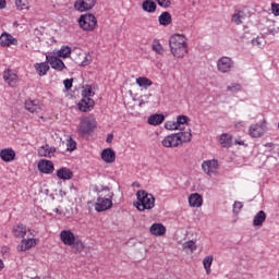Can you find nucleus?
<instances>
[{
  "instance_id": "obj_1",
  "label": "nucleus",
  "mask_w": 279,
  "mask_h": 279,
  "mask_svg": "<svg viewBox=\"0 0 279 279\" xmlns=\"http://www.w3.org/2000/svg\"><path fill=\"white\" fill-rule=\"evenodd\" d=\"M169 47L173 58L182 60L189 53V37L184 34H173L169 38Z\"/></svg>"
},
{
  "instance_id": "obj_2",
  "label": "nucleus",
  "mask_w": 279,
  "mask_h": 279,
  "mask_svg": "<svg viewBox=\"0 0 279 279\" xmlns=\"http://www.w3.org/2000/svg\"><path fill=\"white\" fill-rule=\"evenodd\" d=\"M112 199H114V192H112L110 187L106 186L100 190L94 204L96 213H106V210H110L113 206Z\"/></svg>"
},
{
  "instance_id": "obj_3",
  "label": "nucleus",
  "mask_w": 279,
  "mask_h": 279,
  "mask_svg": "<svg viewBox=\"0 0 279 279\" xmlns=\"http://www.w3.org/2000/svg\"><path fill=\"white\" fill-rule=\"evenodd\" d=\"M136 197L137 201L134 203V206L140 210V213L151 210V208L156 206V197H154V194H149L145 190L137 191Z\"/></svg>"
},
{
  "instance_id": "obj_4",
  "label": "nucleus",
  "mask_w": 279,
  "mask_h": 279,
  "mask_svg": "<svg viewBox=\"0 0 279 279\" xmlns=\"http://www.w3.org/2000/svg\"><path fill=\"white\" fill-rule=\"evenodd\" d=\"M269 132V122L263 119L257 123H253L248 126L247 134L251 138H263L265 134Z\"/></svg>"
},
{
  "instance_id": "obj_5",
  "label": "nucleus",
  "mask_w": 279,
  "mask_h": 279,
  "mask_svg": "<svg viewBox=\"0 0 279 279\" xmlns=\"http://www.w3.org/2000/svg\"><path fill=\"white\" fill-rule=\"evenodd\" d=\"M81 29L84 32H93L97 28V17L94 14H83L78 19Z\"/></svg>"
},
{
  "instance_id": "obj_6",
  "label": "nucleus",
  "mask_w": 279,
  "mask_h": 279,
  "mask_svg": "<svg viewBox=\"0 0 279 279\" xmlns=\"http://www.w3.org/2000/svg\"><path fill=\"white\" fill-rule=\"evenodd\" d=\"M216 69L218 73H230L234 69V60L230 57H221L216 61Z\"/></svg>"
},
{
  "instance_id": "obj_7",
  "label": "nucleus",
  "mask_w": 279,
  "mask_h": 279,
  "mask_svg": "<svg viewBox=\"0 0 279 279\" xmlns=\"http://www.w3.org/2000/svg\"><path fill=\"white\" fill-rule=\"evenodd\" d=\"M202 170L206 175H219V161L217 159H208L202 162Z\"/></svg>"
},
{
  "instance_id": "obj_8",
  "label": "nucleus",
  "mask_w": 279,
  "mask_h": 279,
  "mask_svg": "<svg viewBox=\"0 0 279 279\" xmlns=\"http://www.w3.org/2000/svg\"><path fill=\"white\" fill-rule=\"evenodd\" d=\"M97 128V120L94 116H89L87 118H83L78 125V132L81 134H88V132H93Z\"/></svg>"
},
{
  "instance_id": "obj_9",
  "label": "nucleus",
  "mask_w": 279,
  "mask_h": 279,
  "mask_svg": "<svg viewBox=\"0 0 279 279\" xmlns=\"http://www.w3.org/2000/svg\"><path fill=\"white\" fill-rule=\"evenodd\" d=\"M59 239L63 245H68V247H73L75 244V240L77 239V235L70 229H64L60 231Z\"/></svg>"
},
{
  "instance_id": "obj_10",
  "label": "nucleus",
  "mask_w": 279,
  "mask_h": 279,
  "mask_svg": "<svg viewBox=\"0 0 279 279\" xmlns=\"http://www.w3.org/2000/svg\"><path fill=\"white\" fill-rule=\"evenodd\" d=\"M97 0H76L74 3V10L77 12H88V10H93Z\"/></svg>"
},
{
  "instance_id": "obj_11",
  "label": "nucleus",
  "mask_w": 279,
  "mask_h": 279,
  "mask_svg": "<svg viewBox=\"0 0 279 279\" xmlns=\"http://www.w3.org/2000/svg\"><path fill=\"white\" fill-rule=\"evenodd\" d=\"M46 62H48V64H50L51 69H54V71H64V69H66L64 62L56 56H46Z\"/></svg>"
},
{
  "instance_id": "obj_12",
  "label": "nucleus",
  "mask_w": 279,
  "mask_h": 279,
  "mask_svg": "<svg viewBox=\"0 0 279 279\" xmlns=\"http://www.w3.org/2000/svg\"><path fill=\"white\" fill-rule=\"evenodd\" d=\"M37 169L40 171V173H46L49 175L53 173V162L51 160L41 159L37 165Z\"/></svg>"
},
{
  "instance_id": "obj_13",
  "label": "nucleus",
  "mask_w": 279,
  "mask_h": 279,
  "mask_svg": "<svg viewBox=\"0 0 279 279\" xmlns=\"http://www.w3.org/2000/svg\"><path fill=\"white\" fill-rule=\"evenodd\" d=\"M77 106L81 112H90V110L95 108V100H93L92 98L85 97L80 100Z\"/></svg>"
},
{
  "instance_id": "obj_14",
  "label": "nucleus",
  "mask_w": 279,
  "mask_h": 279,
  "mask_svg": "<svg viewBox=\"0 0 279 279\" xmlns=\"http://www.w3.org/2000/svg\"><path fill=\"white\" fill-rule=\"evenodd\" d=\"M149 232L153 236H165L167 234V227L160 222H155L150 226Z\"/></svg>"
},
{
  "instance_id": "obj_15",
  "label": "nucleus",
  "mask_w": 279,
  "mask_h": 279,
  "mask_svg": "<svg viewBox=\"0 0 279 279\" xmlns=\"http://www.w3.org/2000/svg\"><path fill=\"white\" fill-rule=\"evenodd\" d=\"M162 147L167 148H173V147H180V143L178 142V136L174 134L167 135L162 141H161Z\"/></svg>"
},
{
  "instance_id": "obj_16",
  "label": "nucleus",
  "mask_w": 279,
  "mask_h": 279,
  "mask_svg": "<svg viewBox=\"0 0 279 279\" xmlns=\"http://www.w3.org/2000/svg\"><path fill=\"white\" fill-rule=\"evenodd\" d=\"M101 158H102L104 162H106L107 165H112V162H114V160H117V154L114 153V150L112 148H105L101 151Z\"/></svg>"
},
{
  "instance_id": "obj_17",
  "label": "nucleus",
  "mask_w": 279,
  "mask_h": 279,
  "mask_svg": "<svg viewBox=\"0 0 279 279\" xmlns=\"http://www.w3.org/2000/svg\"><path fill=\"white\" fill-rule=\"evenodd\" d=\"M204 204V198L199 195V193H193L189 196V205L191 208H202Z\"/></svg>"
},
{
  "instance_id": "obj_18",
  "label": "nucleus",
  "mask_w": 279,
  "mask_h": 279,
  "mask_svg": "<svg viewBox=\"0 0 279 279\" xmlns=\"http://www.w3.org/2000/svg\"><path fill=\"white\" fill-rule=\"evenodd\" d=\"M0 158L3 162H12L16 158V151L12 148H3L0 150Z\"/></svg>"
},
{
  "instance_id": "obj_19",
  "label": "nucleus",
  "mask_w": 279,
  "mask_h": 279,
  "mask_svg": "<svg viewBox=\"0 0 279 279\" xmlns=\"http://www.w3.org/2000/svg\"><path fill=\"white\" fill-rule=\"evenodd\" d=\"M3 80L9 84V86H16V83L19 82V76L14 74L11 70H7L3 73Z\"/></svg>"
},
{
  "instance_id": "obj_20",
  "label": "nucleus",
  "mask_w": 279,
  "mask_h": 279,
  "mask_svg": "<svg viewBox=\"0 0 279 279\" xmlns=\"http://www.w3.org/2000/svg\"><path fill=\"white\" fill-rule=\"evenodd\" d=\"M16 38L8 33H3L0 36V47H10V45H16Z\"/></svg>"
},
{
  "instance_id": "obj_21",
  "label": "nucleus",
  "mask_w": 279,
  "mask_h": 279,
  "mask_svg": "<svg viewBox=\"0 0 279 279\" xmlns=\"http://www.w3.org/2000/svg\"><path fill=\"white\" fill-rule=\"evenodd\" d=\"M25 110L28 112H40L43 105L38 100H26Z\"/></svg>"
},
{
  "instance_id": "obj_22",
  "label": "nucleus",
  "mask_w": 279,
  "mask_h": 279,
  "mask_svg": "<svg viewBox=\"0 0 279 279\" xmlns=\"http://www.w3.org/2000/svg\"><path fill=\"white\" fill-rule=\"evenodd\" d=\"M36 245V239H27L22 240L17 245V252H27V250H32Z\"/></svg>"
},
{
  "instance_id": "obj_23",
  "label": "nucleus",
  "mask_w": 279,
  "mask_h": 279,
  "mask_svg": "<svg viewBox=\"0 0 279 279\" xmlns=\"http://www.w3.org/2000/svg\"><path fill=\"white\" fill-rule=\"evenodd\" d=\"M247 19V13L243 10H238L232 15V23L235 25H243V22Z\"/></svg>"
},
{
  "instance_id": "obj_24",
  "label": "nucleus",
  "mask_w": 279,
  "mask_h": 279,
  "mask_svg": "<svg viewBox=\"0 0 279 279\" xmlns=\"http://www.w3.org/2000/svg\"><path fill=\"white\" fill-rule=\"evenodd\" d=\"M179 145L184 143H191V138H193V134H191V129L185 132L175 133Z\"/></svg>"
},
{
  "instance_id": "obj_25",
  "label": "nucleus",
  "mask_w": 279,
  "mask_h": 279,
  "mask_svg": "<svg viewBox=\"0 0 279 279\" xmlns=\"http://www.w3.org/2000/svg\"><path fill=\"white\" fill-rule=\"evenodd\" d=\"M34 69L36 70L39 77H43L47 75V73L49 72V62L46 61V62L35 63Z\"/></svg>"
},
{
  "instance_id": "obj_26",
  "label": "nucleus",
  "mask_w": 279,
  "mask_h": 279,
  "mask_svg": "<svg viewBox=\"0 0 279 279\" xmlns=\"http://www.w3.org/2000/svg\"><path fill=\"white\" fill-rule=\"evenodd\" d=\"M38 154L44 158H51L53 154H56V148L50 147L49 145H45L39 147Z\"/></svg>"
},
{
  "instance_id": "obj_27",
  "label": "nucleus",
  "mask_w": 279,
  "mask_h": 279,
  "mask_svg": "<svg viewBox=\"0 0 279 279\" xmlns=\"http://www.w3.org/2000/svg\"><path fill=\"white\" fill-rule=\"evenodd\" d=\"M12 232L16 239H23V236L27 234V227L24 225H16L13 227Z\"/></svg>"
},
{
  "instance_id": "obj_28",
  "label": "nucleus",
  "mask_w": 279,
  "mask_h": 279,
  "mask_svg": "<svg viewBox=\"0 0 279 279\" xmlns=\"http://www.w3.org/2000/svg\"><path fill=\"white\" fill-rule=\"evenodd\" d=\"M135 84H137V86H140V88H144V90H147V88H149V86H154V82H151V80H149L148 77L145 76H140L136 78Z\"/></svg>"
},
{
  "instance_id": "obj_29",
  "label": "nucleus",
  "mask_w": 279,
  "mask_h": 279,
  "mask_svg": "<svg viewBox=\"0 0 279 279\" xmlns=\"http://www.w3.org/2000/svg\"><path fill=\"white\" fill-rule=\"evenodd\" d=\"M57 178H59V180H71V178H73V171L63 167L57 170Z\"/></svg>"
},
{
  "instance_id": "obj_30",
  "label": "nucleus",
  "mask_w": 279,
  "mask_h": 279,
  "mask_svg": "<svg viewBox=\"0 0 279 279\" xmlns=\"http://www.w3.org/2000/svg\"><path fill=\"white\" fill-rule=\"evenodd\" d=\"M156 2H154V0H145L142 3V10H144V12H148L149 14H154V12H156Z\"/></svg>"
},
{
  "instance_id": "obj_31",
  "label": "nucleus",
  "mask_w": 279,
  "mask_h": 279,
  "mask_svg": "<svg viewBox=\"0 0 279 279\" xmlns=\"http://www.w3.org/2000/svg\"><path fill=\"white\" fill-rule=\"evenodd\" d=\"M219 143L221 147L229 148L232 147V135L223 133L220 135Z\"/></svg>"
},
{
  "instance_id": "obj_32",
  "label": "nucleus",
  "mask_w": 279,
  "mask_h": 279,
  "mask_svg": "<svg viewBox=\"0 0 279 279\" xmlns=\"http://www.w3.org/2000/svg\"><path fill=\"white\" fill-rule=\"evenodd\" d=\"M165 121V116L163 114H153L148 118L147 122L149 125H160Z\"/></svg>"
},
{
  "instance_id": "obj_33",
  "label": "nucleus",
  "mask_w": 279,
  "mask_h": 279,
  "mask_svg": "<svg viewBox=\"0 0 279 279\" xmlns=\"http://www.w3.org/2000/svg\"><path fill=\"white\" fill-rule=\"evenodd\" d=\"M182 248L184 250V252L186 254H193V252H195V250H197V244H195V241L190 240L182 244Z\"/></svg>"
},
{
  "instance_id": "obj_34",
  "label": "nucleus",
  "mask_w": 279,
  "mask_h": 279,
  "mask_svg": "<svg viewBox=\"0 0 279 279\" xmlns=\"http://www.w3.org/2000/svg\"><path fill=\"white\" fill-rule=\"evenodd\" d=\"M159 24L163 25V27H167V25H171V13L163 12L158 17Z\"/></svg>"
},
{
  "instance_id": "obj_35",
  "label": "nucleus",
  "mask_w": 279,
  "mask_h": 279,
  "mask_svg": "<svg viewBox=\"0 0 279 279\" xmlns=\"http://www.w3.org/2000/svg\"><path fill=\"white\" fill-rule=\"evenodd\" d=\"M265 219H267L265 211H258L253 219V226H263V223H265Z\"/></svg>"
},
{
  "instance_id": "obj_36",
  "label": "nucleus",
  "mask_w": 279,
  "mask_h": 279,
  "mask_svg": "<svg viewBox=\"0 0 279 279\" xmlns=\"http://www.w3.org/2000/svg\"><path fill=\"white\" fill-rule=\"evenodd\" d=\"M214 260H215V257L213 255L206 256L203 259V266H204V269H205L207 276H209V274H210V267H213Z\"/></svg>"
},
{
  "instance_id": "obj_37",
  "label": "nucleus",
  "mask_w": 279,
  "mask_h": 279,
  "mask_svg": "<svg viewBox=\"0 0 279 279\" xmlns=\"http://www.w3.org/2000/svg\"><path fill=\"white\" fill-rule=\"evenodd\" d=\"M83 98H90L95 97V90H93V86L90 85H85L82 87V93H81Z\"/></svg>"
},
{
  "instance_id": "obj_38",
  "label": "nucleus",
  "mask_w": 279,
  "mask_h": 279,
  "mask_svg": "<svg viewBox=\"0 0 279 279\" xmlns=\"http://www.w3.org/2000/svg\"><path fill=\"white\" fill-rule=\"evenodd\" d=\"M58 58H69L71 56V47L63 46L57 52Z\"/></svg>"
},
{
  "instance_id": "obj_39",
  "label": "nucleus",
  "mask_w": 279,
  "mask_h": 279,
  "mask_svg": "<svg viewBox=\"0 0 279 279\" xmlns=\"http://www.w3.org/2000/svg\"><path fill=\"white\" fill-rule=\"evenodd\" d=\"M191 121L187 116H179L177 118V125H179V130H184V125H186Z\"/></svg>"
},
{
  "instance_id": "obj_40",
  "label": "nucleus",
  "mask_w": 279,
  "mask_h": 279,
  "mask_svg": "<svg viewBox=\"0 0 279 279\" xmlns=\"http://www.w3.org/2000/svg\"><path fill=\"white\" fill-rule=\"evenodd\" d=\"M15 7L17 10H29V1L28 0H15Z\"/></svg>"
},
{
  "instance_id": "obj_41",
  "label": "nucleus",
  "mask_w": 279,
  "mask_h": 279,
  "mask_svg": "<svg viewBox=\"0 0 279 279\" xmlns=\"http://www.w3.org/2000/svg\"><path fill=\"white\" fill-rule=\"evenodd\" d=\"M81 66H88L93 62V56L90 53L83 54V60L77 61Z\"/></svg>"
},
{
  "instance_id": "obj_42",
  "label": "nucleus",
  "mask_w": 279,
  "mask_h": 279,
  "mask_svg": "<svg viewBox=\"0 0 279 279\" xmlns=\"http://www.w3.org/2000/svg\"><path fill=\"white\" fill-rule=\"evenodd\" d=\"M153 51H155V53H158L159 56H162V53H165V48L162 47L160 41L155 40L153 43Z\"/></svg>"
},
{
  "instance_id": "obj_43",
  "label": "nucleus",
  "mask_w": 279,
  "mask_h": 279,
  "mask_svg": "<svg viewBox=\"0 0 279 279\" xmlns=\"http://www.w3.org/2000/svg\"><path fill=\"white\" fill-rule=\"evenodd\" d=\"M227 90L229 93H239V90H241V84L231 83L230 85L227 86Z\"/></svg>"
},
{
  "instance_id": "obj_44",
  "label": "nucleus",
  "mask_w": 279,
  "mask_h": 279,
  "mask_svg": "<svg viewBox=\"0 0 279 279\" xmlns=\"http://www.w3.org/2000/svg\"><path fill=\"white\" fill-rule=\"evenodd\" d=\"M72 247H74L76 252H84V242H82V240L76 238Z\"/></svg>"
},
{
  "instance_id": "obj_45",
  "label": "nucleus",
  "mask_w": 279,
  "mask_h": 279,
  "mask_svg": "<svg viewBox=\"0 0 279 279\" xmlns=\"http://www.w3.org/2000/svg\"><path fill=\"white\" fill-rule=\"evenodd\" d=\"M165 128H166V130H170V131L180 130V126L178 125L177 121H168V122H166Z\"/></svg>"
},
{
  "instance_id": "obj_46",
  "label": "nucleus",
  "mask_w": 279,
  "mask_h": 279,
  "mask_svg": "<svg viewBox=\"0 0 279 279\" xmlns=\"http://www.w3.org/2000/svg\"><path fill=\"white\" fill-rule=\"evenodd\" d=\"M76 145L77 144L75 143V141H73V138L68 137V140H66V149H68V151L75 150Z\"/></svg>"
},
{
  "instance_id": "obj_47",
  "label": "nucleus",
  "mask_w": 279,
  "mask_h": 279,
  "mask_svg": "<svg viewBox=\"0 0 279 279\" xmlns=\"http://www.w3.org/2000/svg\"><path fill=\"white\" fill-rule=\"evenodd\" d=\"M264 43H265V39H263V37H257L252 40L253 47H258V48L263 47Z\"/></svg>"
},
{
  "instance_id": "obj_48",
  "label": "nucleus",
  "mask_w": 279,
  "mask_h": 279,
  "mask_svg": "<svg viewBox=\"0 0 279 279\" xmlns=\"http://www.w3.org/2000/svg\"><path fill=\"white\" fill-rule=\"evenodd\" d=\"M243 208V203L241 202H234L233 204V213H235L236 215H239V213H241V209Z\"/></svg>"
},
{
  "instance_id": "obj_49",
  "label": "nucleus",
  "mask_w": 279,
  "mask_h": 279,
  "mask_svg": "<svg viewBox=\"0 0 279 279\" xmlns=\"http://www.w3.org/2000/svg\"><path fill=\"white\" fill-rule=\"evenodd\" d=\"M158 5L161 8H170L171 7V0H156Z\"/></svg>"
},
{
  "instance_id": "obj_50",
  "label": "nucleus",
  "mask_w": 279,
  "mask_h": 279,
  "mask_svg": "<svg viewBox=\"0 0 279 279\" xmlns=\"http://www.w3.org/2000/svg\"><path fill=\"white\" fill-rule=\"evenodd\" d=\"M271 13L274 14V16H279V3H271Z\"/></svg>"
},
{
  "instance_id": "obj_51",
  "label": "nucleus",
  "mask_w": 279,
  "mask_h": 279,
  "mask_svg": "<svg viewBox=\"0 0 279 279\" xmlns=\"http://www.w3.org/2000/svg\"><path fill=\"white\" fill-rule=\"evenodd\" d=\"M246 123L245 121H238V122H234V128L236 130H243L245 128Z\"/></svg>"
},
{
  "instance_id": "obj_52",
  "label": "nucleus",
  "mask_w": 279,
  "mask_h": 279,
  "mask_svg": "<svg viewBox=\"0 0 279 279\" xmlns=\"http://www.w3.org/2000/svg\"><path fill=\"white\" fill-rule=\"evenodd\" d=\"M63 84L66 90H71V87L73 86V80H64Z\"/></svg>"
},
{
  "instance_id": "obj_53",
  "label": "nucleus",
  "mask_w": 279,
  "mask_h": 279,
  "mask_svg": "<svg viewBox=\"0 0 279 279\" xmlns=\"http://www.w3.org/2000/svg\"><path fill=\"white\" fill-rule=\"evenodd\" d=\"M268 33H270L272 36H276L277 34H279V27H274L269 29Z\"/></svg>"
},
{
  "instance_id": "obj_54",
  "label": "nucleus",
  "mask_w": 279,
  "mask_h": 279,
  "mask_svg": "<svg viewBox=\"0 0 279 279\" xmlns=\"http://www.w3.org/2000/svg\"><path fill=\"white\" fill-rule=\"evenodd\" d=\"M234 143H235V145H241L243 147H247V144H245V141H243V140H235Z\"/></svg>"
},
{
  "instance_id": "obj_55",
  "label": "nucleus",
  "mask_w": 279,
  "mask_h": 279,
  "mask_svg": "<svg viewBox=\"0 0 279 279\" xmlns=\"http://www.w3.org/2000/svg\"><path fill=\"white\" fill-rule=\"evenodd\" d=\"M7 2L5 0H0V10L5 9Z\"/></svg>"
},
{
  "instance_id": "obj_56",
  "label": "nucleus",
  "mask_w": 279,
  "mask_h": 279,
  "mask_svg": "<svg viewBox=\"0 0 279 279\" xmlns=\"http://www.w3.org/2000/svg\"><path fill=\"white\" fill-rule=\"evenodd\" d=\"M114 138V135H112V134H109L108 136H107V143H112V140Z\"/></svg>"
},
{
  "instance_id": "obj_57",
  "label": "nucleus",
  "mask_w": 279,
  "mask_h": 279,
  "mask_svg": "<svg viewBox=\"0 0 279 279\" xmlns=\"http://www.w3.org/2000/svg\"><path fill=\"white\" fill-rule=\"evenodd\" d=\"M5 267V265L3 264V260L0 259V271H2V269Z\"/></svg>"
},
{
  "instance_id": "obj_58",
  "label": "nucleus",
  "mask_w": 279,
  "mask_h": 279,
  "mask_svg": "<svg viewBox=\"0 0 279 279\" xmlns=\"http://www.w3.org/2000/svg\"><path fill=\"white\" fill-rule=\"evenodd\" d=\"M265 147L271 148V147H274V143H267V144H265Z\"/></svg>"
},
{
  "instance_id": "obj_59",
  "label": "nucleus",
  "mask_w": 279,
  "mask_h": 279,
  "mask_svg": "<svg viewBox=\"0 0 279 279\" xmlns=\"http://www.w3.org/2000/svg\"><path fill=\"white\" fill-rule=\"evenodd\" d=\"M8 250H9L8 246H5L2 248V252H8Z\"/></svg>"
},
{
  "instance_id": "obj_60",
  "label": "nucleus",
  "mask_w": 279,
  "mask_h": 279,
  "mask_svg": "<svg viewBox=\"0 0 279 279\" xmlns=\"http://www.w3.org/2000/svg\"><path fill=\"white\" fill-rule=\"evenodd\" d=\"M53 210H54V213H60V209H58V208H54Z\"/></svg>"
},
{
  "instance_id": "obj_61",
  "label": "nucleus",
  "mask_w": 279,
  "mask_h": 279,
  "mask_svg": "<svg viewBox=\"0 0 279 279\" xmlns=\"http://www.w3.org/2000/svg\"><path fill=\"white\" fill-rule=\"evenodd\" d=\"M14 25H15L16 27H19V23L15 22Z\"/></svg>"
}]
</instances>
